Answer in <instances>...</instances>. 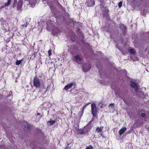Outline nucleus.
I'll list each match as a JSON object with an SVG mask.
<instances>
[{
    "mask_svg": "<svg viewBox=\"0 0 149 149\" xmlns=\"http://www.w3.org/2000/svg\"><path fill=\"white\" fill-rule=\"evenodd\" d=\"M33 86L36 87V88H40V91H41V88H44L45 86L44 83H41L40 79L37 77V76H36L33 80Z\"/></svg>",
    "mask_w": 149,
    "mask_h": 149,
    "instance_id": "f257e3e1",
    "label": "nucleus"
},
{
    "mask_svg": "<svg viewBox=\"0 0 149 149\" xmlns=\"http://www.w3.org/2000/svg\"><path fill=\"white\" fill-rule=\"evenodd\" d=\"M91 112L94 117H96L97 115V108L95 104L92 103L91 105Z\"/></svg>",
    "mask_w": 149,
    "mask_h": 149,
    "instance_id": "f03ea898",
    "label": "nucleus"
},
{
    "mask_svg": "<svg viewBox=\"0 0 149 149\" xmlns=\"http://www.w3.org/2000/svg\"><path fill=\"white\" fill-rule=\"evenodd\" d=\"M91 65L89 63H86L84 64L82 67L83 71L85 72H88L91 68Z\"/></svg>",
    "mask_w": 149,
    "mask_h": 149,
    "instance_id": "7ed1b4c3",
    "label": "nucleus"
},
{
    "mask_svg": "<svg viewBox=\"0 0 149 149\" xmlns=\"http://www.w3.org/2000/svg\"><path fill=\"white\" fill-rule=\"evenodd\" d=\"M73 85H76V83L75 82H72L70 84H68L64 87L63 90L67 91L71 88Z\"/></svg>",
    "mask_w": 149,
    "mask_h": 149,
    "instance_id": "20e7f679",
    "label": "nucleus"
},
{
    "mask_svg": "<svg viewBox=\"0 0 149 149\" xmlns=\"http://www.w3.org/2000/svg\"><path fill=\"white\" fill-rule=\"evenodd\" d=\"M130 85L131 88H134L135 91H137L138 90V86L135 82L132 81H130Z\"/></svg>",
    "mask_w": 149,
    "mask_h": 149,
    "instance_id": "39448f33",
    "label": "nucleus"
},
{
    "mask_svg": "<svg viewBox=\"0 0 149 149\" xmlns=\"http://www.w3.org/2000/svg\"><path fill=\"white\" fill-rule=\"evenodd\" d=\"M119 28L122 31L123 34L124 35L125 34L127 29L126 26L123 24H121L119 25Z\"/></svg>",
    "mask_w": 149,
    "mask_h": 149,
    "instance_id": "423d86ee",
    "label": "nucleus"
},
{
    "mask_svg": "<svg viewBox=\"0 0 149 149\" xmlns=\"http://www.w3.org/2000/svg\"><path fill=\"white\" fill-rule=\"evenodd\" d=\"M73 58L74 61L77 63L80 64V61L81 60L82 58L79 55L77 54L74 56Z\"/></svg>",
    "mask_w": 149,
    "mask_h": 149,
    "instance_id": "0eeeda50",
    "label": "nucleus"
},
{
    "mask_svg": "<svg viewBox=\"0 0 149 149\" xmlns=\"http://www.w3.org/2000/svg\"><path fill=\"white\" fill-rule=\"evenodd\" d=\"M91 126L89 125H87L84 127V130L85 134L87 133L91 129Z\"/></svg>",
    "mask_w": 149,
    "mask_h": 149,
    "instance_id": "6e6552de",
    "label": "nucleus"
},
{
    "mask_svg": "<svg viewBox=\"0 0 149 149\" xmlns=\"http://www.w3.org/2000/svg\"><path fill=\"white\" fill-rule=\"evenodd\" d=\"M23 4V2L21 0L19 1L17 3V9L19 11L21 10V9L22 7V5Z\"/></svg>",
    "mask_w": 149,
    "mask_h": 149,
    "instance_id": "1a4fd4ad",
    "label": "nucleus"
},
{
    "mask_svg": "<svg viewBox=\"0 0 149 149\" xmlns=\"http://www.w3.org/2000/svg\"><path fill=\"white\" fill-rule=\"evenodd\" d=\"M87 3L88 6H93L95 3L94 0H88L87 1Z\"/></svg>",
    "mask_w": 149,
    "mask_h": 149,
    "instance_id": "9d476101",
    "label": "nucleus"
},
{
    "mask_svg": "<svg viewBox=\"0 0 149 149\" xmlns=\"http://www.w3.org/2000/svg\"><path fill=\"white\" fill-rule=\"evenodd\" d=\"M52 119L49 121L47 122V124L48 126H50L54 125L56 122V120H52Z\"/></svg>",
    "mask_w": 149,
    "mask_h": 149,
    "instance_id": "9b49d317",
    "label": "nucleus"
},
{
    "mask_svg": "<svg viewBox=\"0 0 149 149\" xmlns=\"http://www.w3.org/2000/svg\"><path fill=\"white\" fill-rule=\"evenodd\" d=\"M127 130V128L125 127H124L120 129L119 132V134L121 135Z\"/></svg>",
    "mask_w": 149,
    "mask_h": 149,
    "instance_id": "f8f14e48",
    "label": "nucleus"
},
{
    "mask_svg": "<svg viewBox=\"0 0 149 149\" xmlns=\"http://www.w3.org/2000/svg\"><path fill=\"white\" fill-rule=\"evenodd\" d=\"M103 128V126H101L100 127H96V129L95 130L96 132L97 133H99L101 132Z\"/></svg>",
    "mask_w": 149,
    "mask_h": 149,
    "instance_id": "ddd939ff",
    "label": "nucleus"
},
{
    "mask_svg": "<svg viewBox=\"0 0 149 149\" xmlns=\"http://www.w3.org/2000/svg\"><path fill=\"white\" fill-rule=\"evenodd\" d=\"M84 131L83 129L81 128L80 129H79L77 131L78 132L79 134L82 135L85 134Z\"/></svg>",
    "mask_w": 149,
    "mask_h": 149,
    "instance_id": "4468645a",
    "label": "nucleus"
},
{
    "mask_svg": "<svg viewBox=\"0 0 149 149\" xmlns=\"http://www.w3.org/2000/svg\"><path fill=\"white\" fill-rule=\"evenodd\" d=\"M129 52L131 54H136V52L135 50L133 49H130L129 50Z\"/></svg>",
    "mask_w": 149,
    "mask_h": 149,
    "instance_id": "2eb2a0df",
    "label": "nucleus"
},
{
    "mask_svg": "<svg viewBox=\"0 0 149 149\" xmlns=\"http://www.w3.org/2000/svg\"><path fill=\"white\" fill-rule=\"evenodd\" d=\"M11 1V0H7V2L5 3L4 4L5 6H9L10 4Z\"/></svg>",
    "mask_w": 149,
    "mask_h": 149,
    "instance_id": "dca6fc26",
    "label": "nucleus"
},
{
    "mask_svg": "<svg viewBox=\"0 0 149 149\" xmlns=\"http://www.w3.org/2000/svg\"><path fill=\"white\" fill-rule=\"evenodd\" d=\"M23 59L19 60H17L16 62V64L17 65H19L21 62L22 61Z\"/></svg>",
    "mask_w": 149,
    "mask_h": 149,
    "instance_id": "f3484780",
    "label": "nucleus"
},
{
    "mask_svg": "<svg viewBox=\"0 0 149 149\" xmlns=\"http://www.w3.org/2000/svg\"><path fill=\"white\" fill-rule=\"evenodd\" d=\"M17 3V0H14V3L13 5V7L14 8L15 7Z\"/></svg>",
    "mask_w": 149,
    "mask_h": 149,
    "instance_id": "a211bd4d",
    "label": "nucleus"
},
{
    "mask_svg": "<svg viewBox=\"0 0 149 149\" xmlns=\"http://www.w3.org/2000/svg\"><path fill=\"white\" fill-rule=\"evenodd\" d=\"M85 149H93V148L91 145H90L87 146Z\"/></svg>",
    "mask_w": 149,
    "mask_h": 149,
    "instance_id": "6ab92c4d",
    "label": "nucleus"
},
{
    "mask_svg": "<svg viewBox=\"0 0 149 149\" xmlns=\"http://www.w3.org/2000/svg\"><path fill=\"white\" fill-rule=\"evenodd\" d=\"M141 115L142 117L145 118L146 116V114L144 113H142Z\"/></svg>",
    "mask_w": 149,
    "mask_h": 149,
    "instance_id": "aec40b11",
    "label": "nucleus"
},
{
    "mask_svg": "<svg viewBox=\"0 0 149 149\" xmlns=\"http://www.w3.org/2000/svg\"><path fill=\"white\" fill-rule=\"evenodd\" d=\"M52 50L51 49L49 50L48 52V54L49 56H51L52 54Z\"/></svg>",
    "mask_w": 149,
    "mask_h": 149,
    "instance_id": "412c9836",
    "label": "nucleus"
},
{
    "mask_svg": "<svg viewBox=\"0 0 149 149\" xmlns=\"http://www.w3.org/2000/svg\"><path fill=\"white\" fill-rule=\"evenodd\" d=\"M122 3L121 2H120L118 3V6L119 8H120L122 5Z\"/></svg>",
    "mask_w": 149,
    "mask_h": 149,
    "instance_id": "4be33fe9",
    "label": "nucleus"
},
{
    "mask_svg": "<svg viewBox=\"0 0 149 149\" xmlns=\"http://www.w3.org/2000/svg\"><path fill=\"white\" fill-rule=\"evenodd\" d=\"M74 128L75 130L77 131H78V130L79 129V125H78L77 127H75L74 126Z\"/></svg>",
    "mask_w": 149,
    "mask_h": 149,
    "instance_id": "5701e85b",
    "label": "nucleus"
},
{
    "mask_svg": "<svg viewBox=\"0 0 149 149\" xmlns=\"http://www.w3.org/2000/svg\"><path fill=\"white\" fill-rule=\"evenodd\" d=\"M111 108L113 109L114 107V104L113 103L109 105Z\"/></svg>",
    "mask_w": 149,
    "mask_h": 149,
    "instance_id": "b1692460",
    "label": "nucleus"
},
{
    "mask_svg": "<svg viewBox=\"0 0 149 149\" xmlns=\"http://www.w3.org/2000/svg\"><path fill=\"white\" fill-rule=\"evenodd\" d=\"M37 54V52H34L33 54H32L31 56H33V57L34 58L35 57L36 54Z\"/></svg>",
    "mask_w": 149,
    "mask_h": 149,
    "instance_id": "393cba45",
    "label": "nucleus"
},
{
    "mask_svg": "<svg viewBox=\"0 0 149 149\" xmlns=\"http://www.w3.org/2000/svg\"><path fill=\"white\" fill-rule=\"evenodd\" d=\"M31 126L30 125H27V130H28L29 129H30V128Z\"/></svg>",
    "mask_w": 149,
    "mask_h": 149,
    "instance_id": "a878e982",
    "label": "nucleus"
},
{
    "mask_svg": "<svg viewBox=\"0 0 149 149\" xmlns=\"http://www.w3.org/2000/svg\"><path fill=\"white\" fill-rule=\"evenodd\" d=\"M50 86L49 85V86H48L47 88H46V91H45V93H46V92L47 91V90H48V88Z\"/></svg>",
    "mask_w": 149,
    "mask_h": 149,
    "instance_id": "bb28decb",
    "label": "nucleus"
},
{
    "mask_svg": "<svg viewBox=\"0 0 149 149\" xmlns=\"http://www.w3.org/2000/svg\"><path fill=\"white\" fill-rule=\"evenodd\" d=\"M89 104H87L85 105L83 107V109L84 110V109L85 108V107L86 106H87V105H88Z\"/></svg>",
    "mask_w": 149,
    "mask_h": 149,
    "instance_id": "cd10ccee",
    "label": "nucleus"
},
{
    "mask_svg": "<svg viewBox=\"0 0 149 149\" xmlns=\"http://www.w3.org/2000/svg\"><path fill=\"white\" fill-rule=\"evenodd\" d=\"M40 115V113H37V116H39Z\"/></svg>",
    "mask_w": 149,
    "mask_h": 149,
    "instance_id": "c85d7f7f",
    "label": "nucleus"
},
{
    "mask_svg": "<svg viewBox=\"0 0 149 149\" xmlns=\"http://www.w3.org/2000/svg\"><path fill=\"white\" fill-rule=\"evenodd\" d=\"M100 135H101L102 137L103 138H104V136L102 134V133H101L100 134Z\"/></svg>",
    "mask_w": 149,
    "mask_h": 149,
    "instance_id": "c756f323",
    "label": "nucleus"
},
{
    "mask_svg": "<svg viewBox=\"0 0 149 149\" xmlns=\"http://www.w3.org/2000/svg\"><path fill=\"white\" fill-rule=\"evenodd\" d=\"M69 145H70V144H68L67 145V148H68V147H69Z\"/></svg>",
    "mask_w": 149,
    "mask_h": 149,
    "instance_id": "7c9ffc66",
    "label": "nucleus"
},
{
    "mask_svg": "<svg viewBox=\"0 0 149 149\" xmlns=\"http://www.w3.org/2000/svg\"><path fill=\"white\" fill-rule=\"evenodd\" d=\"M123 70L124 71V72H127V71H126V70Z\"/></svg>",
    "mask_w": 149,
    "mask_h": 149,
    "instance_id": "2f4dec72",
    "label": "nucleus"
},
{
    "mask_svg": "<svg viewBox=\"0 0 149 149\" xmlns=\"http://www.w3.org/2000/svg\"><path fill=\"white\" fill-rule=\"evenodd\" d=\"M107 32H109V29H107Z\"/></svg>",
    "mask_w": 149,
    "mask_h": 149,
    "instance_id": "473e14b6",
    "label": "nucleus"
},
{
    "mask_svg": "<svg viewBox=\"0 0 149 149\" xmlns=\"http://www.w3.org/2000/svg\"><path fill=\"white\" fill-rule=\"evenodd\" d=\"M72 91V89H71V90H70V91Z\"/></svg>",
    "mask_w": 149,
    "mask_h": 149,
    "instance_id": "72a5a7b5",
    "label": "nucleus"
},
{
    "mask_svg": "<svg viewBox=\"0 0 149 149\" xmlns=\"http://www.w3.org/2000/svg\"><path fill=\"white\" fill-rule=\"evenodd\" d=\"M39 149H43L42 148H40Z\"/></svg>",
    "mask_w": 149,
    "mask_h": 149,
    "instance_id": "f704fd0d",
    "label": "nucleus"
},
{
    "mask_svg": "<svg viewBox=\"0 0 149 149\" xmlns=\"http://www.w3.org/2000/svg\"><path fill=\"white\" fill-rule=\"evenodd\" d=\"M115 24H116V23H115Z\"/></svg>",
    "mask_w": 149,
    "mask_h": 149,
    "instance_id": "c9c22d12",
    "label": "nucleus"
}]
</instances>
